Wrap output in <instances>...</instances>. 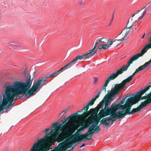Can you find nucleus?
Instances as JSON below:
<instances>
[{
	"mask_svg": "<svg viewBox=\"0 0 151 151\" xmlns=\"http://www.w3.org/2000/svg\"><path fill=\"white\" fill-rule=\"evenodd\" d=\"M93 84H95L98 81V78L97 77H95L93 78Z\"/></svg>",
	"mask_w": 151,
	"mask_h": 151,
	"instance_id": "58836bf2",
	"label": "nucleus"
},
{
	"mask_svg": "<svg viewBox=\"0 0 151 151\" xmlns=\"http://www.w3.org/2000/svg\"><path fill=\"white\" fill-rule=\"evenodd\" d=\"M47 80L46 79H44L42 77H40L38 80L36 82L35 81L34 83L35 85H36L37 83H38L39 84L37 86V87L38 88H42V87L45 86V83L47 81Z\"/></svg>",
	"mask_w": 151,
	"mask_h": 151,
	"instance_id": "4468645a",
	"label": "nucleus"
},
{
	"mask_svg": "<svg viewBox=\"0 0 151 151\" xmlns=\"http://www.w3.org/2000/svg\"><path fill=\"white\" fill-rule=\"evenodd\" d=\"M145 15H143V14H142V15L140 16L138 18V19H140L142 18L143 17H144Z\"/></svg>",
	"mask_w": 151,
	"mask_h": 151,
	"instance_id": "69168bd1",
	"label": "nucleus"
},
{
	"mask_svg": "<svg viewBox=\"0 0 151 151\" xmlns=\"http://www.w3.org/2000/svg\"><path fill=\"white\" fill-rule=\"evenodd\" d=\"M92 53V52H91V51L90 50L87 52L85 54L82 55V56H83L84 60H85L91 57L92 56H90V55L91 54V53Z\"/></svg>",
	"mask_w": 151,
	"mask_h": 151,
	"instance_id": "5701e85b",
	"label": "nucleus"
},
{
	"mask_svg": "<svg viewBox=\"0 0 151 151\" xmlns=\"http://www.w3.org/2000/svg\"><path fill=\"white\" fill-rule=\"evenodd\" d=\"M146 68L145 67L144 65H142L141 66H139L138 68L137 69L136 71H135V73H138L139 71L144 69Z\"/></svg>",
	"mask_w": 151,
	"mask_h": 151,
	"instance_id": "bb28decb",
	"label": "nucleus"
},
{
	"mask_svg": "<svg viewBox=\"0 0 151 151\" xmlns=\"http://www.w3.org/2000/svg\"><path fill=\"white\" fill-rule=\"evenodd\" d=\"M144 8L145 9V10L142 14H143V15H145L146 13V10L147 9V8L146 7V6H144L143 9H144Z\"/></svg>",
	"mask_w": 151,
	"mask_h": 151,
	"instance_id": "09e8293b",
	"label": "nucleus"
},
{
	"mask_svg": "<svg viewBox=\"0 0 151 151\" xmlns=\"http://www.w3.org/2000/svg\"><path fill=\"white\" fill-rule=\"evenodd\" d=\"M83 59V56L81 55H78L72 61L70 62L69 63L71 66L74 65L77 63V61L79 60H81Z\"/></svg>",
	"mask_w": 151,
	"mask_h": 151,
	"instance_id": "412c9836",
	"label": "nucleus"
},
{
	"mask_svg": "<svg viewBox=\"0 0 151 151\" xmlns=\"http://www.w3.org/2000/svg\"><path fill=\"white\" fill-rule=\"evenodd\" d=\"M66 68L67 67H68V68H69L71 66L70 64V63H69L68 64L65 65L64 66Z\"/></svg>",
	"mask_w": 151,
	"mask_h": 151,
	"instance_id": "5fc2aeb1",
	"label": "nucleus"
},
{
	"mask_svg": "<svg viewBox=\"0 0 151 151\" xmlns=\"http://www.w3.org/2000/svg\"><path fill=\"white\" fill-rule=\"evenodd\" d=\"M66 120H61L60 121V122L61 123V124H62L63 125V124L65 122H66Z\"/></svg>",
	"mask_w": 151,
	"mask_h": 151,
	"instance_id": "13d9d810",
	"label": "nucleus"
},
{
	"mask_svg": "<svg viewBox=\"0 0 151 151\" xmlns=\"http://www.w3.org/2000/svg\"><path fill=\"white\" fill-rule=\"evenodd\" d=\"M103 45H104L103 47H101V48H99V50H100L102 49H103L104 50H105L106 49L109 47V45H107V44H103Z\"/></svg>",
	"mask_w": 151,
	"mask_h": 151,
	"instance_id": "7c9ffc66",
	"label": "nucleus"
},
{
	"mask_svg": "<svg viewBox=\"0 0 151 151\" xmlns=\"http://www.w3.org/2000/svg\"><path fill=\"white\" fill-rule=\"evenodd\" d=\"M95 128V125H94V124H93L89 127L88 129L86 134H88L90 132H91L92 131L93 132V131L94 129Z\"/></svg>",
	"mask_w": 151,
	"mask_h": 151,
	"instance_id": "393cba45",
	"label": "nucleus"
},
{
	"mask_svg": "<svg viewBox=\"0 0 151 151\" xmlns=\"http://www.w3.org/2000/svg\"><path fill=\"white\" fill-rule=\"evenodd\" d=\"M131 95L133 96H134V95H133V94H130L128 93V94H127L125 96H124L123 97H124V98H125V99H126L127 97H129V96H131ZM132 97H133V96H132Z\"/></svg>",
	"mask_w": 151,
	"mask_h": 151,
	"instance_id": "49530a36",
	"label": "nucleus"
},
{
	"mask_svg": "<svg viewBox=\"0 0 151 151\" xmlns=\"http://www.w3.org/2000/svg\"><path fill=\"white\" fill-rule=\"evenodd\" d=\"M98 44L97 43V42H96L95 45L94 46L93 48V49L94 50H95V49L96 48V47L97 46V45H98Z\"/></svg>",
	"mask_w": 151,
	"mask_h": 151,
	"instance_id": "680f3d73",
	"label": "nucleus"
},
{
	"mask_svg": "<svg viewBox=\"0 0 151 151\" xmlns=\"http://www.w3.org/2000/svg\"><path fill=\"white\" fill-rule=\"evenodd\" d=\"M84 124V122L82 121H80L78 123V124L80 126H83Z\"/></svg>",
	"mask_w": 151,
	"mask_h": 151,
	"instance_id": "864d4df0",
	"label": "nucleus"
},
{
	"mask_svg": "<svg viewBox=\"0 0 151 151\" xmlns=\"http://www.w3.org/2000/svg\"><path fill=\"white\" fill-rule=\"evenodd\" d=\"M65 70V69L63 68H62L61 69H60L59 70H58V73H60L62 72L63 70Z\"/></svg>",
	"mask_w": 151,
	"mask_h": 151,
	"instance_id": "bf43d9fd",
	"label": "nucleus"
},
{
	"mask_svg": "<svg viewBox=\"0 0 151 151\" xmlns=\"http://www.w3.org/2000/svg\"><path fill=\"white\" fill-rule=\"evenodd\" d=\"M147 96V99L144 101L142 102L141 104L137 107L139 111L141 109L145 108L148 105L151 103V93L148 94Z\"/></svg>",
	"mask_w": 151,
	"mask_h": 151,
	"instance_id": "9d476101",
	"label": "nucleus"
},
{
	"mask_svg": "<svg viewBox=\"0 0 151 151\" xmlns=\"http://www.w3.org/2000/svg\"><path fill=\"white\" fill-rule=\"evenodd\" d=\"M73 118H71L65 123L66 128L63 131L62 138L65 139L68 138L74 133L76 129H74L76 124L73 122Z\"/></svg>",
	"mask_w": 151,
	"mask_h": 151,
	"instance_id": "20e7f679",
	"label": "nucleus"
},
{
	"mask_svg": "<svg viewBox=\"0 0 151 151\" xmlns=\"http://www.w3.org/2000/svg\"><path fill=\"white\" fill-rule=\"evenodd\" d=\"M105 39V38L104 37L102 38H101L100 40H96V42H97V43L98 44H99V43H100V42H102V43L104 42H105L104 41V40Z\"/></svg>",
	"mask_w": 151,
	"mask_h": 151,
	"instance_id": "473e14b6",
	"label": "nucleus"
},
{
	"mask_svg": "<svg viewBox=\"0 0 151 151\" xmlns=\"http://www.w3.org/2000/svg\"><path fill=\"white\" fill-rule=\"evenodd\" d=\"M87 128V127L86 126L84 125L83 126L81 127L80 128V129L81 131H83L84 130Z\"/></svg>",
	"mask_w": 151,
	"mask_h": 151,
	"instance_id": "37998d69",
	"label": "nucleus"
},
{
	"mask_svg": "<svg viewBox=\"0 0 151 151\" xmlns=\"http://www.w3.org/2000/svg\"><path fill=\"white\" fill-rule=\"evenodd\" d=\"M101 131V129L100 128L99 126H97V127L94 129L93 132L95 134H97L99 132Z\"/></svg>",
	"mask_w": 151,
	"mask_h": 151,
	"instance_id": "c85d7f7f",
	"label": "nucleus"
},
{
	"mask_svg": "<svg viewBox=\"0 0 151 151\" xmlns=\"http://www.w3.org/2000/svg\"><path fill=\"white\" fill-rule=\"evenodd\" d=\"M59 74H60V73H58V71H55L52 73L54 77L56 76Z\"/></svg>",
	"mask_w": 151,
	"mask_h": 151,
	"instance_id": "a18cd8bd",
	"label": "nucleus"
},
{
	"mask_svg": "<svg viewBox=\"0 0 151 151\" xmlns=\"http://www.w3.org/2000/svg\"><path fill=\"white\" fill-rule=\"evenodd\" d=\"M129 67L127 65L121 67V68L118 69L115 73L117 75V76L120 74H122L124 71H126Z\"/></svg>",
	"mask_w": 151,
	"mask_h": 151,
	"instance_id": "f3484780",
	"label": "nucleus"
},
{
	"mask_svg": "<svg viewBox=\"0 0 151 151\" xmlns=\"http://www.w3.org/2000/svg\"><path fill=\"white\" fill-rule=\"evenodd\" d=\"M100 95L99 94L97 93V94L95 96V97L93 98H95L96 100V99L98 98L99 96Z\"/></svg>",
	"mask_w": 151,
	"mask_h": 151,
	"instance_id": "0e129e2a",
	"label": "nucleus"
},
{
	"mask_svg": "<svg viewBox=\"0 0 151 151\" xmlns=\"http://www.w3.org/2000/svg\"><path fill=\"white\" fill-rule=\"evenodd\" d=\"M140 94H139L137 96L136 95V96H134L135 98H137L139 99V100L138 101H139L140 100V99H147V96H145L142 97L141 96L142 95H141V96H140Z\"/></svg>",
	"mask_w": 151,
	"mask_h": 151,
	"instance_id": "cd10ccee",
	"label": "nucleus"
},
{
	"mask_svg": "<svg viewBox=\"0 0 151 151\" xmlns=\"http://www.w3.org/2000/svg\"><path fill=\"white\" fill-rule=\"evenodd\" d=\"M78 113H75L72 114H71L70 116L71 118H73V117L75 116H76L78 115Z\"/></svg>",
	"mask_w": 151,
	"mask_h": 151,
	"instance_id": "603ef678",
	"label": "nucleus"
},
{
	"mask_svg": "<svg viewBox=\"0 0 151 151\" xmlns=\"http://www.w3.org/2000/svg\"><path fill=\"white\" fill-rule=\"evenodd\" d=\"M98 44L97 43V42H96L95 45L94 46L93 48V49L94 50H95V49L96 48V47L97 46V45H98Z\"/></svg>",
	"mask_w": 151,
	"mask_h": 151,
	"instance_id": "e2e57ef3",
	"label": "nucleus"
},
{
	"mask_svg": "<svg viewBox=\"0 0 151 151\" xmlns=\"http://www.w3.org/2000/svg\"><path fill=\"white\" fill-rule=\"evenodd\" d=\"M102 120H105L107 121L110 122L111 121L112 119H111L110 117L109 116L108 117L103 118V119H102Z\"/></svg>",
	"mask_w": 151,
	"mask_h": 151,
	"instance_id": "e433bc0d",
	"label": "nucleus"
},
{
	"mask_svg": "<svg viewBox=\"0 0 151 151\" xmlns=\"http://www.w3.org/2000/svg\"><path fill=\"white\" fill-rule=\"evenodd\" d=\"M122 99L120 101V102L119 104H123L124 103L126 99L124 97H123Z\"/></svg>",
	"mask_w": 151,
	"mask_h": 151,
	"instance_id": "ea45409f",
	"label": "nucleus"
},
{
	"mask_svg": "<svg viewBox=\"0 0 151 151\" xmlns=\"http://www.w3.org/2000/svg\"><path fill=\"white\" fill-rule=\"evenodd\" d=\"M33 79L32 78L31 79L30 74H28L26 78V83L18 81L14 82V89H19L20 92L26 93L31 87Z\"/></svg>",
	"mask_w": 151,
	"mask_h": 151,
	"instance_id": "7ed1b4c3",
	"label": "nucleus"
},
{
	"mask_svg": "<svg viewBox=\"0 0 151 151\" xmlns=\"http://www.w3.org/2000/svg\"><path fill=\"white\" fill-rule=\"evenodd\" d=\"M90 124L87 123L86 124V125H85V126L87 127V128H88V127H89V126H90Z\"/></svg>",
	"mask_w": 151,
	"mask_h": 151,
	"instance_id": "774afa93",
	"label": "nucleus"
},
{
	"mask_svg": "<svg viewBox=\"0 0 151 151\" xmlns=\"http://www.w3.org/2000/svg\"><path fill=\"white\" fill-rule=\"evenodd\" d=\"M72 145L71 144H70L67 146H62L61 147V149L60 148V150H57V147H56L53 150V151H65L68 148H70L72 147Z\"/></svg>",
	"mask_w": 151,
	"mask_h": 151,
	"instance_id": "4be33fe9",
	"label": "nucleus"
},
{
	"mask_svg": "<svg viewBox=\"0 0 151 151\" xmlns=\"http://www.w3.org/2000/svg\"><path fill=\"white\" fill-rule=\"evenodd\" d=\"M65 124L63 125L61 124L57 123L56 122L53 123L52 124V128L50 129H46L45 132L47 136L51 135L54 138H57L58 135L59 133L60 130H56L58 128H62L63 127H66Z\"/></svg>",
	"mask_w": 151,
	"mask_h": 151,
	"instance_id": "39448f33",
	"label": "nucleus"
},
{
	"mask_svg": "<svg viewBox=\"0 0 151 151\" xmlns=\"http://www.w3.org/2000/svg\"><path fill=\"white\" fill-rule=\"evenodd\" d=\"M27 73V68H26L25 70H24L23 73H22V74L24 76H25V77H26V74Z\"/></svg>",
	"mask_w": 151,
	"mask_h": 151,
	"instance_id": "c03bdc74",
	"label": "nucleus"
},
{
	"mask_svg": "<svg viewBox=\"0 0 151 151\" xmlns=\"http://www.w3.org/2000/svg\"><path fill=\"white\" fill-rule=\"evenodd\" d=\"M150 64L151 65V59L148 62L145 63L144 64V65L145 68H146Z\"/></svg>",
	"mask_w": 151,
	"mask_h": 151,
	"instance_id": "2f4dec72",
	"label": "nucleus"
},
{
	"mask_svg": "<svg viewBox=\"0 0 151 151\" xmlns=\"http://www.w3.org/2000/svg\"><path fill=\"white\" fill-rule=\"evenodd\" d=\"M42 77L44 79H46V80H47L49 78H50L49 77V74H47L46 75H45L44 76H42Z\"/></svg>",
	"mask_w": 151,
	"mask_h": 151,
	"instance_id": "c9c22d12",
	"label": "nucleus"
},
{
	"mask_svg": "<svg viewBox=\"0 0 151 151\" xmlns=\"http://www.w3.org/2000/svg\"><path fill=\"white\" fill-rule=\"evenodd\" d=\"M90 133L88 134H87L86 133L84 134V136H83L82 135H80V140H81L82 142H84L85 141V140L83 139L86 137H91L93 135L94 132H93L92 131L91 132H90Z\"/></svg>",
	"mask_w": 151,
	"mask_h": 151,
	"instance_id": "aec40b11",
	"label": "nucleus"
},
{
	"mask_svg": "<svg viewBox=\"0 0 151 151\" xmlns=\"http://www.w3.org/2000/svg\"><path fill=\"white\" fill-rule=\"evenodd\" d=\"M89 109L88 106H87V105L85 106H84L83 108V109L84 110L86 109V111H87Z\"/></svg>",
	"mask_w": 151,
	"mask_h": 151,
	"instance_id": "3c124183",
	"label": "nucleus"
},
{
	"mask_svg": "<svg viewBox=\"0 0 151 151\" xmlns=\"http://www.w3.org/2000/svg\"><path fill=\"white\" fill-rule=\"evenodd\" d=\"M139 99L134 96L130 97L128 98L125 102V105L127 106V108L125 110L124 113H121L119 111L115 112L116 116L118 119L124 118L127 115L132 114L134 113L139 112L137 108L133 109L131 111L130 110L132 106L138 102Z\"/></svg>",
	"mask_w": 151,
	"mask_h": 151,
	"instance_id": "f03ea898",
	"label": "nucleus"
},
{
	"mask_svg": "<svg viewBox=\"0 0 151 151\" xmlns=\"http://www.w3.org/2000/svg\"><path fill=\"white\" fill-rule=\"evenodd\" d=\"M100 106H99L98 107L97 105V107L95 109L92 108L89 111H86V112L83 113L82 116L86 118L92 114H97V113L99 111V109H101L100 108Z\"/></svg>",
	"mask_w": 151,
	"mask_h": 151,
	"instance_id": "f8f14e48",
	"label": "nucleus"
},
{
	"mask_svg": "<svg viewBox=\"0 0 151 151\" xmlns=\"http://www.w3.org/2000/svg\"><path fill=\"white\" fill-rule=\"evenodd\" d=\"M46 137L37 140V142H35L32 146L29 151H47L50 150V148L49 146L41 148V146L42 145L46 140Z\"/></svg>",
	"mask_w": 151,
	"mask_h": 151,
	"instance_id": "0eeeda50",
	"label": "nucleus"
},
{
	"mask_svg": "<svg viewBox=\"0 0 151 151\" xmlns=\"http://www.w3.org/2000/svg\"><path fill=\"white\" fill-rule=\"evenodd\" d=\"M122 89L115 86L114 87L111 88V90L108 91V93L104 97L102 101L98 105L99 107L101 106L100 108H103L104 104L105 107L104 109L101 110L98 114V116L99 119H101L106 116L109 115L113 112L119 109L122 110V112H123L127 108V106L124 105H121L120 104H115L113 103L110 107L108 106L110 102L114 100L115 98H114L115 96L117 95Z\"/></svg>",
	"mask_w": 151,
	"mask_h": 151,
	"instance_id": "f257e3e1",
	"label": "nucleus"
},
{
	"mask_svg": "<svg viewBox=\"0 0 151 151\" xmlns=\"http://www.w3.org/2000/svg\"><path fill=\"white\" fill-rule=\"evenodd\" d=\"M115 112H113L112 114H111V115L109 116L111 119H114L116 118V114H115Z\"/></svg>",
	"mask_w": 151,
	"mask_h": 151,
	"instance_id": "f704fd0d",
	"label": "nucleus"
},
{
	"mask_svg": "<svg viewBox=\"0 0 151 151\" xmlns=\"http://www.w3.org/2000/svg\"><path fill=\"white\" fill-rule=\"evenodd\" d=\"M79 135H80V133L78 132H76L73 135V136L72 137V138H73L74 140L78 139L79 141H82L81 140H80V136L79 137Z\"/></svg>",
	"mask_w": 151,
	"mask_h": 151,
	"instance_id": "b1692460",
	"label": "nucleus"
},
{
	"mask_svg": "<svg viewBox=\"0 0 151 151\" xmlns=\"http://www.w3.org/2000/svg\"><path fill=\"white\" fill-rule=\"evenodd\" d=\"M10 99L9 100H6L5 101H4V97L5 96V99H6V98L7 97V96H6L5 94H4L3 96V100L2 101V103L0 105V110H2L1 111H3V110H4V107L6 106V105L7 104L9 103H11V105H13V104L12 102L14 100V97L13 98H12L11 97V95H10ZM1 102V101L0 102V103Z\"/></svg>",
	"mask_w": 151,
	"mask_h": 151,
	"instance_id": "1a4fd4ad",
	"label": "nucleus"
},
{
	"mask_svg": "<svg viewBox=\"0 0 151 151\" xmlns=\"http://www.w3.org/2000/svg\"><path fill=\"white\" fill-rule=\"evenodd\" d=\"M74 147H72L70 150H68V151H73L74 150Z\"/></svg>",
	"mask_w": 151,
	"mask_h": 151,
	"instance_id": "338daca9",
	"label": "nucleus"
},
{
	"mask_svg": "<svg viewBox=\"0 0 151 151\" xmlns=\"http://www.w3.org/2000/svg\"><path fill=\"white\" fill-rule=\"evenodd\" d=\"M85 138V140H86V141H89V140H91V141H93V139L91 138H88V137H86V138Z\"/></svg>",
	"mask_w": 151,
	"mask_h": 151,
	"instance_id": "8fccbe9b",
	"label": "nucleus"
},
{
	"mask_svg": "<svg viewBox=\"0 0 151 151\" xmlns=\"http://www.w3.org/2000/svg\"><path fill=\"white\" fill-rule=\"evenodd\" d=\"M151 87V82L149 84L145 86L144 88H142L139 91L136 93V95L137 96L140 94V96L142 95L144 93L148 91Z\"/></svg>",
	"mask_w": 151,
	"mask_h": 151,
	"instance_id": "dca6fc26",
	"label": "nucleus"
},
{
	"mask_svg": "<svg viewBox=\"0 0 151 151\" xmlns=\"http://www.w3.org/2000/svg\"><path fill=\"white\" fill-rule=\"evenodd\" d=\"M118 77L117 75L115 73L111 74L108 78L106 80V83L107 84L111 80H113Z\"/></svg>",
	"mask_w": 151,
	"mask_h": 151,
	"instance_id": "6ab92c4d",
	"label": "nucleus"
},
{
	"mask_svg": "<svg viewBox=\"0 0 151 151\" xmlns=\"http://www.w3.org/2000/svg\"><path fill=\"white\" fill-rule=\"evenodd\" d=\"M16 97L15 99H14V100H16L18 99H22L21 98L22 97V96H19L18 97H17V96H16Z\"/></svg>",
	"mask_w": 151,
	"mask_h": 151,
	"instance_id": "6e6d98bb",
	"label": "nucleus"
},
{
	"mask_svg": "<svg viewBox=\"0 0 151 151\" xmlns=\"http://www.w3.org/2000/svg\"><path fill=\"white\" fill-rule=\"evenodd\" d=\"M69 107H68V108L65 109L62 111V113L60 114V115H61L62 113H63V114H65L67 112L68 110Z\"/></svg>",
	"mask_w": 151,
	"mask_h": 151,
	"instance_id": "79ce46f5",
	"label": "nucleus"
},
{
	"mask_svg": "<svg viewBox=\"0 0 151 151\" xmlns=\"http://www.w3.org/2000/svg\"><path fill=\"white\" fill-rule=\"evenodd\" d=\"M108 84V83L106 84L105 81L103 87L101 88V89H100V90L101 91H103L104 90L105 91H106V88Z\"/></svg>",
	"mask_w": 151,
	"mask_h": 151,
	"instance_id": "72a5a7b5",
	"label": "nucleus"
},
{
	"mask_svg": "<svg viewBox=\"0 0 151 151\" xmlns=\"http://www.w3.org/2000/svg\"><path fill=\"white\" fill-rule=\"evenodd\" d=\"M14 83H13V84L12 85L10 83L6 84L4 86L5 88V95L7 96V97L6 98V100H9L10 97V95H11V97L12 98H13L15 96L20 94V91H19V89H14V90L13 91V89H14ZM4 99L5 96L4 97ZM4 101H6V99H4Z\"/></svg>",
	"mask_w": 151,
	"mask_h": 151,
	"instance_id": "423d86ee",
	"label": "nucleus"
},
{
	"mask_svg": "<svg viewBox=\"0 0 151 151\" xmlns=\"http://www.w3.org/2000/svg\"><path fill=\"white\" fill-rule=\"evenodd\" d=\"M99 50H98L97 49H96L93 52V53L90 55V56H93V55L95 54L96 53L99 52Z\"/></svg>",
	"mask_w": 151,
	"mask_h": 151,
	"instance_id": "a19ab883",
	"label": "nucleus"
},
{
	"mask_svg": "<svg viewBox=\"0 0 151 151\" xmlns=\"http://www.w3.org/2000/svg\"><path fill=\"white\" fill-rule=\"evenodd\" d=\"M38 84V83H37L36 85H35L34 83H33L32 87L29 90H28V91H27L25 94V99H28L30 96L34 95L36 93H34V92H36L38 89L37 86Z\"/></svg>",
	"mask_w": 151,
	"mask_h": 151,
	"instance_id": "9b49d317",
	"label": "nucleus"
},
{
	"mask_svg": "<svg viewBox=\"0 0 151 151\" xmlns=\"http://www.w3.org/2000/svg\"><path fill=\"white\" fill-rule=\"evenodd\" d=\"M142 56V54L141 53H138L136 55L132 56L130 58L127 62V65L129 67L130 65L132 64L133 62L135 60H137L139 57Z\"/></svg>",
	"mask_w": 151,
	"mask_h": 151,
	"instance_id": "2eb2a0df",
	"label": "nucleus"
},
{
	"mask_svg": "<svg viewBox=\"0 0 151 151\" xmlns=\"http://www.w3.org/2000/svg\"><path fill=\"white\" fill-rule=\"evenodd\" d=\"M74 140L73 138H72V137L66 139L65 141L60 143L57 146V150H60V148L61 149V148L62 146H64L66 144L74 141Z\"/></svg>",
	"mask_w": 151,
	"mask_h": 151,
	"instance_id": "ddd939ff",
	"label": "nucleus"
},
{
	"mask_svg": "<svg viewBox=\"0 0 151 151\" xmlns=\"http://www.w3.org/2000/svg\"><path fill=\"white\" fill-rule=\"evenodd\" d=\"M124 40V37L122 38L121 39L117 40V41H123Z\"/></svg>",
	"mask_w": 151,
	"mask_h": 151,
	"instance_id": "052dcab7",
	"label": "nucleus"
},
{
	"mask_svg": "<svg viewBox=\"0 0 151 151\" xmlns=\"http://www.w3.org/2000/svg\"><path fill=\"white\" fill-rule=\"evenodd\" d=\"M137 73L135 72L132 75L129 76L126 79L120 83L116 84L115 86L121 88V89H123L127 86V84L129 83L132 79L133 77L134 76L135 74Z\"/></svg>",
	"mask_w": 151,
	"mask_h": 151,
	"instance_id": "6e6552de",
	"label": "nucleus"
},
{
	"mask_svg": "<svg viewBox=\"0 0 151 151\" xmlns=\"http://www.w3.org/2000/svg\"><path fill=\"white\" fill-rule=\"evenodd\" d=\"M110 123L109 122H107L105 120H101V122L100 123L99 125H101V124H104L105 127H107L109 125Z\"/></svg>",
	"mask_w": 151,
	"mask_h": 151,
	"instance_id": "a878e982",
	"label": "nucleus"
},
{
	"mask_svg": "<svg viewBox=\"0 0 151 151\" xmlns=\"http://www.w3.org/2000/svg\"><path fill=\"white\" fill-rule=\"evenodd\" d=\"M103 46H104L103 44H101L99 45H97V47L98 49H99V48L102 47H103Z\"/></svg>",
	"mask_w": 151,
	"mask_h": 151,
	"instance_id": "4d7b16f0",
	"label": "nucleus"
},
{
	"mask_svg": "<svg viewBox=\"0 0 151 151\" xmlns=\"http://www.w3.org/2000/svg\"><path fill=\"white\" fill-rule=\"evenodd\" d=\"M108 44L107 45H109V47H110V45H112L113 44V41H108Z\"/></svg>",
	"mask_w": 151,
	"mask_h": 151,
	"instance_id": "de8ad7c7",
	"label": "nucleus"
},
{
	"mask_svg": "<svg viewBox=\"0 0 151 151\" xmlns=\"http://www.w3.org/2000/svg\"><path fill=\"white\" fill-rule=\"evenodd\" d=\"M96 101L95 98H93L91 101H90L87 104V106L92 105L94 103V101Z\"/></svg>",
	"mask_w": 151,
	"mask_h": 151,
	"instance_id": "c756f323",
	"label": "nucleus"
},
{
	"mask_svg": "<svg viewBox=\"0 0 151 151\" xmlns=\"http://www.w3.org/2000/svg\"><path fill=\"white\" fill-rule=\"evenodd\" d=\"M150 42L146 45L141 50V52L140 53L142 54V56L146 52L149 48H151V38L150 39Z\"/></svg>",
	"mask_w": 151,
	"mask_h": 151,
	"instance_id": "a211bd4d",
	"label": "nucleus"
},
{
	"mask_svg": "<svg viewBox=\"0 0 151 151\" xmlns=\"http://www.w3.org/2000/svg\"><path fill=\"white\" fill-rule=\"evenodd\" d=\"M12 106V105L11 104V103H9V104L6 106L5 107H4V109H10L11 106Z\"/></svg>",
	"mask_w": 151,
	"mask_h": 151,
	"instance_id": "4c0bfd02",
	"label": "nucleus"
}]
</instances>
